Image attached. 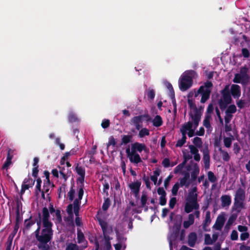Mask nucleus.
Returning a JSON list of instances; mask_svg holds the SVG:
<instances>
[{
	"label": "nucleus",
	"instance_id": "22",
	"mask_svg": "<svg viewBox=\"0 0 250 250\" xmlns=\"http://www.w3.org/2000/svg\"><path fill=\"white\" fill-rule=\"evenodd\" d=\"M221 205L223 207L229 206L231 204L230 196L227 195H222L221 197Z\"/></svg>",
	"mask_w": 250,
	"mask_h": 250
},
{
	"label": "nucleus",
	"instance_id": "51",
	"mask_svg": "<svg viewBox=\"0 0 250 250\" xmlns=\"http://www.w3.org/2000/svg\"><path fill=\"white\" fill-rule=\"evenodd\" d=\"M73 205L71 204H69L66 208L67 213L69 217H71L72 219L73 218Z\"/></svg>",
	"mask_w": 250,
	"mask_h": 250
},
{
	"label": "nucleus",
	"instance_id": "23",
	"mask_svg": "<svg viewBox=\"0 0 250 250\" xmlns=\"http://www.w3.org/2000/svg\"><path fill=\"white\" fill-rule=\"evenodd\" d=\"M151 122L153 125L157 127L161 126L163 124L162 118L160 115H156L153 120L151 119Z\"/></svg>",
	"mask_w": 250,
	"mask_h": 250
},
{
	"label": "nucleus",
	"instance_id": "54",
	"mask_svg": "<svg viewBox=\"0 0 250 250\" xmlns=\"http://www.w3.org/2000/svg\"><path fill=\"white\" fill-rule=\"evenodd\" d=\"M180 187L179 184L178 182L174 185L171 190L172 194L173 196H176L177 194Z\"/></svg>",
	"mask_w": 250,
	"mask_h": 250
},
{
	"label": "nucleus",
	"instance_id": "35",
	"mask_svg": "<svg viewBox=\"0 0 250 250\" xmlns=\"http://www.w3.org/2000/svg\"><path fill=\"white\" fill-rule=\"evenodd\" d=\"M130 121L131 124H132L133 125H135L137 124H141L143 121L141 119V116L139 115L133 117L131 119Z\"/></svg>",
	"mask_w": 250,
	"mask_h": 250
},
{
	"label": "nucleus",
	"instance_id": "61",
	"mask_svg": "<svg viewBox=\"0 0 250 250\" xmlns=\"http://www.w3.org/2000/svg\"><path fill=\"white\" fill-rule=\"evenodd\" d=\"M68 120L70 123H74L78 121V118L74 114L71 113L69 114Z\"/></svg>",
	"mask_w": 250,
	"mask_h": 250
},
{
	"label": "nucleus",
	"instance_id": "50",
	"mask_svg": "<svg viewBox=\"0 0 250 250\" xmlns=\"http://www.w3.org/2000/svg\"><path fill=\"white\" fill-rule=\"evenodd\" d=\"M208 180L211 183H214L217 180V178L213 172L211 171L208 172Z\"/></svg>",
	"mask_w": 250,
	"mask_h": 250
},
{
	"label": "nucleus",
	"instance_id": "32",
	"mask_svg": "<svg viewBox=\"0 0 250 250\" xmlns=\"http://www.w3.org/2000/svg\"><path fill=\"white\" fill-rule=\"evenodd\" d=\"M175 220L176 222L174 224V225L176 227V229L179 231L182 221V216L180 214H177L175 216Z\"/></svg>",
	"mask_w": 250,
	"mask_h": 250
},
{
	"label": "nucleus",
	"instance_id": "17",
	"mask_svg": "<svg viewBox=\"0 0 250 250\" xmlns=\"http://www.w3.org/2000/svg\"><path fill=\"white\" fill-rule=\"evenodd\" d=\"M202 113L192 114V113L189 114V116L193 121V125L194 126V129H195L198 126L199 123L201 120Z\"/></svg>",
	"mask_w": 250,
	"mask_h": 250
},
{
	"label": "nucleus",
	"instance_id": "43",
	"mask_svg": "<svg viewBox=\"0 0 250 250\" xmlns=\"http://www.w3.org/2000/svg\"><path fill=\"white\" fill-rule=\"evenodd\" d=\"M66 187V184L65 183H63L61 185V186L58 189V197L59 198H61V193H63L64 194V196L65 195Z\"/></svg>",
	"mask_w": 250,
	"mask_h": 250
},
{
	"label": "nucleus",
	"instance_id": "12",
	"mask_svg": "<svg viewBox=\"0 0 250 250\" xmlns=\"http://www.w3.org/2000/svg\"><path fill=\"white\" fill-rule=\"evenodd\" d=\"M230 93L234 98H238L241 95L240 86L237 84H232L231 86Z\"/></svg>",
	"mask_w": 250,
	"mask_h": 250
},
{
	"label": "nucleus",
	"instance_id": "60",
	"mask_svg": "<svg viewBox=\"0 0 250 250\" xmlns=\"http://www.w3.org/2000/svg\"><path fill=\"white\" fill-rule=\"evenodd\" d=\"M110 125V121L108 119H104L101 123L102 127L104 128H108Z\"/></svg>",
	"mask_w": 250,
	"mask_h": 250
},
{
	"label": "nucleus",
	"instance_id": "58",
	"mask_svg": "<svg viewBox=\"0 0 250 250\" xmlns=\"http://www.w3.org/2000/svg\"><path fill=\"white\" fill-rule=\"evenodd\" d=\"M12 240L13 237H11L10 236H9L7 240V242L6 243V250H11V246H12Z\"/></svg>",
	"mask_w": 250,
	"mask_h": 250
},
{
	"label": "nucleus",
	"instance_id": "14",
	"mask_svg": "<svg viewBox=\"0 0 250 250\" xmlns=\"http://www.w3.org/2000/svg\"><path fill=\"white\" fill-rule=\"evenodd\" d=\"M248 68L244 66L240 68V73H238L243 79V82L248 83L250 80V76L248 74Z\"/></svg>",
	"mask_w": 250,
	"mask_h": 250
},
{
	"label": "nucleus",
	"instance_id": "30",
	"mask_svg": "<svg viewBox=\"0 0 250 250\" xmlns=\"http://www.w3.org/2000/svg\"><path fill=\"white\" fill-rule=\"evenodd\" d=\"M35 182V179H33L29 176L28 178H26L24 179L22 184L23 185H26L29 187V188H32Z\"/></svg>",
	"mask_w": 250,
	"mask_h": 250
},
{
	"label": "nucleus",
	"instance_id": "41",
	"mask_svg": "<svg viewBox=\"0 0 250 250\" xmlns=\"http://www.w3.org/2000/svg\"><path fill=\"white\" fill-rule=\"evenodd\" d=\"M180 183L179 185L181 187H183L185 186L186 188H188L189 186L190 182L189 180L187 181V180L183 179V178H180Z\"/></svg>",
	"mask_w": 250,
	"mask_h": 250
},
{
	"label": "nucleus",
	"instance_id": "27",
	"mask_svg": "<svg viewBox=\"0 0 250 250\" xmlns=\"http://www.w3.org/2000/svg\"><path fill=\"white\" fill-rule=\"evenodd\" d=\"M187 102H188V105L189 108L191 109H193L194 114H196V113H202V112H201L200 109H198L195 104L194 103L192 100L187 99Z\"/></svg>",
	"mask_w": 250,
	"mask_h": 250
},
{
	"label": "nucleus",
	"instance_id": "4",
	"mask_svg": "<svg viewBox=\"0 0 250 250\" xmlns=\"http://www.w3.org/2000/svg\"><path fill=\"white\" fill-rule=\"evenodd\" d=\"M201 86L203 87V90L200 94L201 96L200 102L204 104L206 102L210 97L213 84L210 81H207L205 82L204 84L201 85Z\"/></svg>",
	"mask_w": 250,
	"mask_h": 250
},
{
	"label": "nucleus",
	"instance_id": "36",
	"mask_svg": "<svg viewBox=\"0 0 250 250\" xmlns=\"http://www.w3.org/2000/svg\"><path fill=\"white\" fill-rule=\"evenodd\" d=\"M182 138L179 139L175 145L177 147H182L186 142L187 136L184 135H182Z\"/></svg>",
	"mask_w": 250,
	"mask_h": 250
},
{
	"label": "nucleus",
	"instance_id": "39",
	"mask_svg": "<svg viewBox=\"0 0 250 250\" xmlns=\"http://www.w3.org/2000/svg\"><path fill=\"white\" fill-rule=\"evenodd\" d=\"M37 181V184L35 187V192L37 194H39V191H41V185L42 183V179L39 177L36 180Z\"/></svg>",
	"mask_w": 250,
	"mask_h": 250
},
{
	"label": "nucleus",
	"instance_id": "6",
	"mask_svg": "<svg viewBox=\"0 0 250 250\" xmlns=\"http://www.w3.org/2000/svg\"><path fill=\"white\" fill-rule=\"evenodd\" d=\"M42 226H46L48 225L53 226V223L49 220L50 217L49 212L47 208L44 207L42 210Z\"/></svg>",
	"mask_w": 250,
	"mask_h": 250
},
{
	"label": "nucleus",
	"instance_id": "42",
	"mask_svg": "<svg viewBox=\"0 0 250 250\" xmlns=\"http://www.w3.org/2000/svg\"><path fill=\"white\" fill-rule=\"evenodd\" d=\"M233 81L235 83H241L242 84H246L248 83L243 82L242 77H241V76L240 75H239L238 73H237L235 75Z\"/></svg>",
	"mask_w": 250,
	"mask_h": 250
},
{
	"label": "nucleus",
	"instance_id": "52",
	"mask_svg": "<svg viewBox=\"0 0 250 250\" xmlns=\"http://www.w3.org/2000/svg\"><path fill=\"white\" fill-rule=\"evenodd\" d=\"M146 94L147 98L152 100L154 99L155 96L154 90L151 88L148 89Z\"/></svg>",
	"mask_w": 250,
	"mask_h": 250
},
{
	"label": "nucleus",
	"instance_id": "28",
	"mask_svg": "<svg viewBox=\"0 0 250 250\" xmlns=\"http://www.w3.org/2000/svg\"><path fill=\"white\" fill-rule=\"evenodd\" d=\"M35 223L36 221L32 220L31 216L29 218L25 219L24 223L25 229L29 230Z\"/></svg>",
	"mask_w": 250,
	"mask_h": 250
},
{
	"label": "nucleus",
	"instance_id": "26",
	"mask_svg": "<svg viewBox=\"0 0 250 250\" xmlns=\"http://www.w3.org/2000/svg\"><path fill=\"white\" fill-rule=\"evenodd\" d=\"M197 193H192V192H189L188 196L187 198V201L191 203H197Z\"/></svg>",
	"mask_w": 250,
	"mask_h": 250
},
{
	"label": "nucleus",
	"instance_id": "20",
	"mask_svg": "<svg viewBox=\"0 0 250 250\" xmlns=\"http://www.w3.org/2000/svg\"><path fill=\"white\" fill-rule=\"evenodd\" d=\"M197 240V235L195 232H191L188 236V244L191 247H194Z\"/></svg>",
	"mask_w": 250,
	"mask_h": 250
},
{
	"label": "nucleus",
	"instance_id": "40",
	"mask_svg": "<svg viewBox=\"0 0 250 250\" xmlns=\"http://www.w3.org/2000/svg\"><path fill=\"white\" fill-rule=\"evenodd\" d=\"M110 206V200L109 198L104 199L102 206V209L104 211H106Z\"/></svg>",
	"mask_w": 250,
	"mask_h": 250
},
{
	"label": "nucleus",
	"instance_id": "48",
	"mask_svg": "<svg viewBox=\"0 0 250 250\" xmlns=\"http://www.w3.org/2000/svg\"><path fill=\"white\" fill-rule=\"evenodd\" d=\"M223 142L224 146L226 147L229 148L231 146L232 144V138L230 137H224Z\"/></svg>",
	"mask_w": 250,
	"mask_h": 250
},
{
	"label": "nucleus",
	"instance_id": "2",
	"mask_svg": "<svg viewBox=\"0 0 250 250\" xmlns=\"http://www.w3.org/2000/svg\"><path fill=\"white\" fill-rule=\"evenodd\" d=\"M52 226L50 225L43 226V229L41 232L40 231L35 233L36 239L39 242L46 243L52 240L53 235Z\"/></svg>",
	"mask_w": 250,
	"mask_h": 250
},
{
	"label": "nucleus",
	"instance_id": "57",
	"mask_svg": "<svg viewBox=\"0 0 250 250\" xmlns=\"http://www.w3.org/2000/svg\"><path fill=\"white\" fill-rule=\"evenodd\" d=\"M116 145V141L113 136H110L108 139V142L107 144V147L110 146H115Z\"/></svg>",
	"mask_w": 250,
	"mask_h": 250
},
{
	"label": "nucleus",
	"instance_id": "10",
	"mask_svg": "<svg viewBox=\"0 0 250 250\" xmlns=\"http://www.w3.org/2000/svg\"><path fill=\"white\" fill-rule=\"evenodd\" d=\"M141 185V182L138 180L136 182H133L130 184L128 186L129 188L131 189V191L134 194L136 197L139 192L140 189V187Z\"/></svg>",
	"mask_w": 250,
	"mask_h": 250
},
{
	"label": "nucleus",
	"instance_id": "21",
	"mask_svg": "<svg viewBox=\"0 0 250 250\" xmlns=\"http://www.w3.org/2000/svg\"><path fill=\"white\" fill-rule=\"evenodd\" d=\"M199 171L200 169L197 164L194 163L193 165V169L191 172V178L192 180L195 181L197 179Z\"/></svg>",
	"mask_w": 250,
	"mask_h": 250
},
{
	"label": "nucleus",
	"instance_id": "53",
	"mask_svg": "<svg viewBox=\"0 0 250 250\" xmlns=\"http://www.w3.org/2000/svg\"><path fill=\"white\" fill-rule=\"evenodd\" d=\"M73 187H74V185H73L71 187L69 191L68 192V194H67L68 198H69V200L70 201H73L74 199V194L75 193V190L73 188Z\"/></svg>",
	"mask_w": 250,
	"mask_h": 250
},
{
	"label": "nucleus",
	"instance_id": "37",
	"mask_svg": "<svg viewBox=\"0 0 250 250\" xmlns=\"http://www.w3.org/2000/svg\"><path fill=\"white\" fill-rule=\"evenodd\" d=\"M193 143L198 148H201L202 146L203 142L201 138L195 137L193 140Z\"/></svg>",
	"mask_w": 250,
	"mask_h": 250
},
{
	"label": "nucleus",
	"instance_id": "8",
	"mask_svg": "<svg viewBox=\"0 0 250 250\" xmlns=\"http://www.w3.org/2000/svg\"><path fill=\"white\" fill-rule=\"evenodd\" d=\"M226 219L223 214H220L218 216L213 228L216 230H221L224 225Z\"/></svg>",
	"mask_w": 250,
	"mask_h": 250
},
{
	"label": "nucleus",
	"instance_id": "3",
	"mask_svg": "<svg viewBox=\"0 0 250 250\" xmlns=\"http://www.w3.org/2000/svg\"><path fill=\"white\" fill-rule=\"evenodd\" d=\"M221 94L222 96L219 100L218 104L221 110H224L227 108L228 105L230 104L232 101L229 85H226L225 87V88L221 91Z\"/></svg>",
	"mask_w": 250,
	"mask_h": 250
},
{
	"label": "nucleus",
	"instance_id": "55",
	"mask_svg": "<svg viewBox=\"0 0 250 250\" xmlns=\"http://www.w3.org/2000/svg\"><path fill=\"white\" fill-rule=\"evenodd\" d=\"M143 180L145 182L146 187L150 189H151V186H150V182L149 181V178L148 176H146L145 174L144 175L143 178Z\"/></svg>",
	"mask_w": 250,
	"mask_h": 250
},
{
	"label": "nucleus",
	"instance_id": "13",
	"mask_svg": "<svg viewBox=\"0 0 250 250\" xmlns=\"http://www.w3.org/2000/svg\"><path fill=\"white\" fill-rule=\"evenodd\" d=\"M146 148V146L144 144L135 142L132 144L131 149L133 152L137 153V151L141 152L143 150H145Z\"/></svg>",
	"mask_w": 250,
	"mask_h": 250
},
{
	"label": "nucleus",
	"instance_id": "11",
	"mask_svg": "<svg viewBox=\"0 0 250 250\" xmlns=\"http://www.w3.org/2000/svg\"><path fill=\"white\" fill-rule=\"evenodd\" d=\"M43 173L45 177V180L43 181V189L45 190V191H46V193H47V194L49 195L48 192L50 189V185L51 183L49 179L50 173L47 170H45L44 171Z\"/></svg>",
	"mask_w": 250,
	"mask_h": 250
},
{
	"label": "nucleus",
	"instance_id": "15",
	"mask_svg": "<svg viewBox=\"0 0 250 250\" xmlns=\"http://www.w3.org/2000/svg\"><path fill=\"white\" fill-rule=\"evenodd\" d=\"M193 123L190 121H188L184 124H183L180 128V132L182 135L186 136L187 131L190 130L192 128Z\"/></svg>",
	"mask_w": 250,
	"mask_h": 250
},
{
	"label": "nucleus",
	"instance_id": "5",
	"mask_svg": "<svg viewBox=\"0 0 250 250\" xmlns=\"http://www.w3.org/2000/svg\"><path fill=\"white\" fill-rule=\"evenodd\" d=\"M245 199V191L241 188H239L236 192L234 197V205L240 208L243 207V201Z\"/></svg>",
	"mask_w": 250,
	"mask_h": 250
},
{
	"label": "nucleus",
	"instance_id": "16",
	"mask_svg": "<svg viewBox=\"0 0 250 250\" xmlns=\"http://www.w3.org/2000/svg\"><path fill=\"white\" fill-rule=\"evenodd\" d=\"M199 206L198 203H191L188 202L186 203L185 206V211L186 213H190L192 211L193 209H197L199 208Z\"/></svg>",
	"mask_w": 250,
	"mask_h": 250
},
{
	"label": "nucleus",
	"instance_id": "19",
	"mask_svg": "<svg viewBox=\"0 0 250 250\" xmlns=\"http://www.w3.org/2000/svg\"><path fill=\"white\" fill-rule=\"evenodd\" d=\"M131 163L134 164H138L142 162L140 156L137 153L132 151V155L128 157Z\"/></svg>",
	"mask_w": 250,
	"mask_h": 250
},
{
	"label": "nucleus",
	"instance_id": "63",
	"mask_svg": "<svg viewBox=\"0 0 250 250\" xmlns=\"http://www.w3.org/2000/svg\"><path fill=\"white\" fill-rule=\"evenodd\" d=\"M188 147L190 149L191 153L193 155L196 154L198 153L199 152L198 149L197 148L198 147L195 146H194L189 145Z\"/></svg>",
	"mask_w": 250,
	"mask_h": 250
},
{
	"label": "nucleus",
	"instance_id": "44",
	"mask_svg": "<svg viewBox=\"0 0 250 250\" xmlns=\"http://www.w3.org/2000/svg\"><path fill=\"white\" fill-rule=\"evenodd\" d=\"M46 243H42L41 242H39L38 244V247L40 250H50V247L49 245Z\"/></svg>",
	"mask_w": 250,
	"mask_h": 250
},
{
	"label": "nucleus",
	"instance_id": "33",
	"mask_svg": "<svg viewBox=\"0 0 250 250\" xmlns=\"http://www.w3.org/2000/svg\"><path fill=\"white\" fill-rule=\"evenodd\" d=\"M210 119H211V116L209 114H206L205 116V118L203 121V125L204 126L208 129L211 127L210 125Z\"/></svg>",
	"mask_w": 250,
	"mask_h": 250
},
{
	"label": "nucleus",
	"instance_id": "7",
	"mask_svg": "<svg viewBox=\"0 0 250 250\" xmlns=\"http://www.w3.org/2000/svg\"><path fill=\"white\" fill-rule=\"evenodd\" d=\"M203 162L205 169H208L210 166V156L209 150L208 146L205 147L203 150Z\"/></svg>",
	"mask_w": 250,
	"mask_h": 250
},
{
	"label": "nucleus",
	"instance_id": "47",
	"mask_svg": "<svg viewBox=\"0 0 250 250\" xmlns=\"http://www.w3.org/2000/svg\"><path fill=\"white\" fill-rule=\"evenodd\" d=\"M35 221H36V222L37 223L38 228L36 229V230L35 231L34 233H35L36 232H39L41 230L42 221H41V214L40 213H39V220L38 219H36L35 220Z\"/></svg>",
	"mask_w": 250,
	"mask_h": 250
},
{
	"label": "nucleus",
	"instance_id": "1",
	"mask_svg": "<svg viewBox=\"0 0 250 250\" xmlns=\"http://www.w3.org/2000/svg\"><path fill=\"white\" fill-rule=\"evenodd\" d=\"M197 77V73L193 70L185 72L180 79L179 86L182 91L188 89L193 84V80Z\"/></svg>",
	"mask_w": 250,
	"mask_h": 250
},
{
	"label": "nucleus",
	"instance_id": "9",
	"mask_svg": "<svg viewBox=\"0 0 250 250\" xmlns=\"http://www.w3.org/2000/svg\"><path fill=\"white\" fill-rule=\"evenodd\" d=\"M77 242L82 244L83 249H85L87 247L88 242L85 238L84 234L81 229H77Z\"/></svg>",
	"mask_w": 250,
	"mask_h": 250
},
{
	"label": "nucleus",
	"instance_id": "18",
	"mask_svg": "<svg viewBox=\"0 0 250 250\" xmlns=\"http://www.w3.org/2000/svg\"><path fill=\"white\" fill-rule=\"evenodd\" d=\"M211 222V219H210V212L209 211H206V217L204 221L203 224V229L204 230L206 231H209L210 229H207V227H208L210 223Z\"/></svg>",
	"mask_w": 250,
	"mask_h": 250
},
{
	"label": "nucleus",
	"instance_id": "62",
	"mask_svg": "<svg viewBox=\"0 0 250 250\" xmlns=\"http://www.w3.org/2000/svg\"><path fill=\"white\" fill-rule=\"evenodd\" d=\"M177 200L176 197H172L170 198L169 202V207L171 209H172L175 207L176 204Z\"/></svg>",
	"mask_w": 250,
	"mask_h": 250
},
{
	"label": "nucleus",
	"instance_id": "38",
	"mask_svg": "<svg viewBox=\"0 0 250 250\" xmlns=\"http://www.w3.org/2000/svg\"><path fill=\"white\" fill-rule=\"evenodd\" d=\"M149 135V131L146 128H142L139 132L138 136L140 138H143L145 136H148Z\"/></svg>",
	"mask_w": 250,
	"mask_h": 250
},
{
	"label": "nucleus",
	"instance_id": "25",
	"mask_svg": "<svg viewBox=\"0 0 250 250\" xmlns=\"http://www.w3.org/2000/svg\"><path fill=\"white\" fill-rule=\"evenodd\" d=\"M133 136L132 135H124L122 136L121 143L120 146L126 145L132 142Z\"/></svg>",
	"mask_w": 250,
	"mask_h": 250
},
{
	"label": "nucleus",
	"instance_id": "45",
	"mask_svg": "<svg viewBox=\"0 0 250 250\" xmlns=\"http://www.w3.org/2000/svg\"><path fill=\"white\" fill-rule=\"evenodd\" d=\"M236 111V107L234 104H231L229 106L228 108L227 109L226 111V113L228 114H233L235 113Z\"/></svg>",
	"mask_w": 250,
	"mask_h": 250
},
{
	"label": "nucleus",
	"instance_id": "31",
	"mask_svg": "<svg viewBox=\"0 0 250 250\" xmlns=\"http://www.w3.org/2000/svg\"><path fill=\"white\" fill-rule=\"evenodd\" d=\"M20 204L19 201L17 202V207H16V221L15 223L20 224L21 220V218L20 217Z\"/></svg>",
	"mask_w": 250,
	"mask_h": 250
},
{
	"label": "nucleus",
	"instance_id": "29",
	"mask_svg": "<svg viewBox=\"0 0 250 250\" xmlns=\"http://www.w3.org/2000/svg\"><path fill=\"white\" fill-rule=\"evenodd\" d=\"M236 219V216L232 214L231 215L229 218L225 226V229L228 230L229 229L230 227L232 224L233 223V222L235 221Z\"/></svg>",
	"mask_w": 250,
	"mask_h": 250
},
{
	"label": "nucleus",
	"instance_id": "59",
	"mask_svg": "<svg viewBox=\"0 0 250 250\" xmlns=\"http://www.w3.org/2000/svg\"><path fill=\"white\" fill-rule=\"evenodd\" d=\"M147 195L146 193H143L142 195L141 199V207H144L146 205L147 201Z\"/></svg>",
	"mask_w": 250,
	"mask_h": 250
},
{
	"label": "nucleus",
	"instance_id": "46",
	"mask_svg": "<svg viewBox=\"0 0 250 250\" xmlns=\"http://www.w3.org/2000/svg\"><path fill=\"white\" fill-rule=\"evenodd\" d=\"M79 248V247L76 244L70 243L67 245L65 250H78Z\"/></svg>",
	"mask_w": 250,
	"mask_h": 250
},
{
	"label": "nucleus",
	"instance_id": "24",
	"mask_svg": "<svg viewBox=\"0 0 250 250\" xmlns=\"http://www.w3.org/2000/svg\"><path fill=\"white\" fill-rule=\"evenodd\" d=\"M188 220L185 221L183 223V227L188 229L190 226L193 225L194 222V215L193 214H189L188 216Z\"/></svg>",
	"mask_w": 250,
	"mask_h": 250
},
{
	"label": "nucleus",
	"instance_id": "56",
	"mask_svg": "<svg viewBox=\"0 0 250 250\" xmlns=\"http://www.w3.org/2000/svg\"><path fill=\"white\" fill-rule=\"evenodd\" d=\"M213 243V241L210 237L209 234H206L205 235V244L206 245H212Z\"/></svg>",
	"mask_w": 250,
	"mask_h": 250
},
{
	"label": "nucleus",
	"instance_id": "34",
	"mask_svg": "<svg viewBox=\"0 0 250 250\" xmlns=\"http://www.w3.org/2000/svg\"><path fill=\"white\" fill-rule=\"evenodd\" d=\"M219 151L222 154L223 160L225 162H228L230 159V156L228 152L223 150L221 147L219 148Z\"/></svg>",
	"mask_w": 250,
	"mask_h": 250
},
{
	"label": "nucleus",
	"instance_id": "49",
	"mask_svg": "<svg viewBox=\"0 0 250 250\" xmlns=\"http://www.w3.org/2000/svg\"><path fill=\"white\" fill-rule=\"evenodd\" d=\"M76 171L77 174L80 176H85V169L82 167H79L78 165L76 167Z\"/></svg>",
	"mask_w": 250,
	"mask_h": 250
},
{
	"label": "nucleus",
	"instance_id": "64",
	"mask_svg": "<svg viewBox=\"0 0 250 250\" xmlns=\"http://www.w3.org/2000/svg\"><path fill=\"white\" fill-rule=\"evenodd\" d=\"M83 195V185H81L79 188L78 191V199L82 200Z\"/></svg>",
	"mask_w": 250,
	"mask_h": 250
}]
</instances>
